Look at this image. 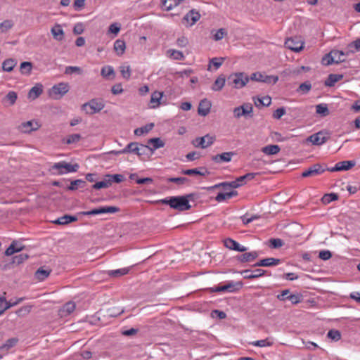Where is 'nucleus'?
I'll return each instance as SVG.
<instances>
[{
  "label": "nucleus",
  "instance_id": "nucleus-23",
  "mask_svg": "<svg viewBox=\"0 0 360 360\" xmlns=\"http://www.w3.org/2000/svg\"><path fill=\"white\" fill-rule=\"evenodd\" d=\"M222 187L224 190H227L228 188H237L239 187V184L236 182V180L231 181V182H222L219 183L218 184H215L212 186L209 187H204V189H206L207 191H212L215 188Z\"/></svg>",
  "mask_w": 360,
  "mask_h": 360
},
{
  "label": "nucleus",
  "instance_id": "nucleus-28",
  "mask_svg": "<svg viewBox=\"0 0 360 360\" xmlns=\"http://www.w3.org/2000/svg\"><path fill=\"white\" fill-rule=\"evenodd\" d=\"M163 96L162 92L155 91L151 94L150 104L151 108H155L160 104V100Z\"/></svg>",
  "mask_w": 360,
  "mask_h": 360
},
{
  "label": "nucleus",
  "instance_id": "nucleus-10",
  "mask_svg": "<svg viewBox=\"0 0 360 360\" xmlns=\"http://www.w3.org/2000/svg\"><path fill=\"white\" fill-rule=\"evenodd\" d=\"M214 136L206 134L202 137H198L194 139L192 141V144L195 148H201L204 149L212 146L214 143Z\"/></svg>",
  "mask_w": 360,
  "mask_h": 360
},
{
  "label": "nucleus",
  "instance_id": "nucleus-33",
  "mask_svg": "<svg viewBox=\"0 0 360 360\" xmlns=\"http://www.w3.org/2000/svg\"><path fill=\"white\" fill-rule=\"evenodd\" d=\"M101 75L103 78L105 79H114L115 77L114 69L110 65L103 67L101 71Z\"/></svg>",
  "mask_w": 360,
  "mask_h": 360
},
{
  "label": "nucleus",
  "instance_id": "nucleus-51",
  "mask_svg": "<svg viewBox=\"0 0 360 360\" xmlns=\"http://www.w3.org/2000/svg\"><path fill=\"white\" fill-rule=\"evenodd\" d=\"M331 53L335 58V63H339L345 61V59L342 58V56L345 55V53L342 51L338 50H333Z\"/></svg>",
  "mask_w": 360,
  "mask_h": 360
},
{
  "label": "nucleus",
  "instance_id": "nucleus-54",
  "mask_svg": "<svg viewBox=\"0 0 360 360\" xmlns=\"http://www.w3.org/2000/svg\"><path fill=\"white\" fill-rule=\"evenodd\" d=\"M13 26L12 20H6L0 23V30L1 32H6L8 30L11 29Z\"/></svg>",
  "mask_w": 360,
  "mask_h": 360
},
{
  "label": "nucleus",
  "instance_id": "nucleus-56",
  "mask_svg": "<svg viewBox=\"0 0 360 360\" xmlns=\"http://www.w3.org/2000/svg\"><path fill=\"white\" fill-rule=\"evenodd\" d=\"M311 84L310 82L307 81L304 83H302L299 86L297 91L305 94H307L311 90Z\"/></svg>",
  "mask_w": 360,
  "mask_h": 360
},
{
  "label": "nucleus",
  "instance_id": "nucleus-41",
  "mask_svg": "<svg viewBox=\"0 0 360 360\" xmlns=\"http://www.w3.org/2000/svg\"><path fill=\"white\" fill-rule=\"evenodd\" d=\"M154 127L153 123L148 124L142 127L137 128L134 130V134L136 136H141L148 133Z\"/></svg>",
  "mask_w": 360,
  "mask_h": 360
},
{
  "label": "nucleus",
  "instance_id": "nucleus-25",
  "mask_svg": "<svg viewBox=\"0 0 360 360\" xmlns=\"http://www.w3.org/2000/svg\"><path fill=\"white\" fill-rule=\"evenodd\" d=\"M259 256L257 252L252 251L250 252H245L240 255H238L236 258L237 260L240 262H250L254 261Z\"/></svg>",
  "mask_w": 360,
  "mask_h": 360
},
{
  "label": "nucleus",
  "instance_id": "nucleus-22",
  "mask_svg": "<svg viewBox=\"0 0 360 360\" xmlns=\"http://www.w3.org/2000/svg\"><path fill=\"white\" fill-rule=\"evenodd\" d=\"M39 128V124L37 122L27 121L22 123L19 129L23 133H30Z\"/></svg>",
  "mask_w": 360,
  "mask_h": 360
},
{
  "label": "nucleus",
  "instance_id": "nucleus-35",
  "mask_svg": "<svg viewBox=\"0 0 360 360\" xmlns=\"http://www.w3.org/2000/svg\"><path fill=\"white\" fill-rule=\"evenodd\" d=\"M280 150L278 145H268L262 148V151L268 155H276L279 153Z\"/></svg>",
  "mask_w": 360,
  "mask_h": 360
},
{
  "label": "nucleus",
  "instance_id": "nucleus-12",
  "mask_svg": "<svg viewBox=\"0 0 360 360\" xmlns=\"http://www.w3.org/2000/svg\"><path fill=\"white\" fill-rule=\"evenodd\" d=\"M328 138L326 132L321 131L309 136L307 141L311 142L313 145L321 146L326 143Z\"/></svg>",
  "mask_w": 360,
  "mask_h": 360
},
{
  "label": "nucleus",
  "instance_id": "nucleus-16",
  "mask_svg": "<svg viewBox=\"0 0 360 360\" xmlns=\"http://www.w3.org/2000/svg\"><path fill=\"white\" fill-rule=\"evenodd\" d=\"M224 244L226 248L238 252H244L248 250V248L240 245L237 241L229 238L224 240Z\"/></svg>",
  "mask_w": 360,
  "mask_h": 360
},
{
  "label": "nucleus",
  "instance_id": "nucleus-6",
  "mask_svg": "<svg viewBox=\"0 0 360 360\" xmlns=\"http://www.w3.org/2000/svg\"><path fill=\"white\" fill-rule=\"evenodd\" d=\"M70 86L68 83L60 82L54 85L49 91V95L53 99H60L69 91Z\"/></svg>",
  "mask_w": 360,
  "mask_h": 360
},
{
  "label": "nucleus",
  "instance_id": "nucleus-32",
  "mask_svg": "<svg viewBox=\"0 0 360 360\" xmlns=\"http://www.w3.org/2000/svg\"><path fill=\"white\" fill-rule=\"evenodd\" d=\"M126 49L125 41L122 39H117L114 43V50L117 56H122L124 54Z\"/></svg>",
  "mask_w": 360,
  "mask_h": 360
},
{
  "label": "nucleus",
  "instance_id": "nucleus-20",
  "mask_svg": "<svg viewBox=\"0 0 360 360\" xmlns=\"http://www.w3.org/2000/svg\"><path fill=\"white\" fill-rule=\"evenodd\" d=\"M76 305L74 302H68L65 303L58 311L60 317H66L69 316L75 309Z\"/></svg>",
  "mask_w": 360,
  "mask_h": 360
},
{
  "label": "nucleus",
  "instance_id": "nucleus-27",
  "mask_svg": "<svg viewBox=\"0 0 360 360\" xmlns=\"http://www.w3.org/2000/svg\"><path fill=\"white\" fill-rule=\"evenodd\" d=\"M43 92V86L41 84H37L30 90L28 93L29 98L34 100L38 98Z\"/></svg>",
  "mask_w": 360,
  "mask_h": 360
},
{
  "label": "nucleus",
  "instance_id": "nucleus-38",
  "mask_svg": "<svg viewBox=\"0 0 360 360\" xmlns=\"http://www.w3.org/2000/svg\"><path fill=\"white\" fill-rule=\"evenodd\" d=\"M149 144L153 145V148H150L149 150H154L160 148H162L165 146V142L160 138H153L148 141Z\"/></svg>",
  "mask_w": 360,
  "mask_h": 360
},
{
  "label": "nucleus",
  "instance_id": "nucleus-61",
  "mask_svg": "<svg viewBox=\"0 0 360 360\" xmlns=\"http://www.w3.org/2000/svg\"><path fill=\"white\" fill-rule=\"evenodd\" d=\"M264 76H265L264 74H262V72H257L252 73L249 78H250V79H251L252 81L263 82Z\"/></svg>",
  "mask_w": 360,
  "mask_h": 360
},
{
  "label": "nucleus",
  "instance_id": "nucleus-19",
  "mask_svg": "<svg viewBox=\"0 0 360 360\" xmlns=\"http://www.w3.org/2000/svg\"><path fill=\"white\" fill-rule=\"evenodd\" d=\"M181 173L182 174L188 175V176H193V175L207 176L210 174V172L207 170V169L204 167L194 168V169H183L181 171Z\"/></svg>",
  "mask_w": 360,
  "mask_h": 360
},
{
  "label": "nucleus",
  "instance_id": "nucleus-53",
  "mask_svg": "<svg viewBox=\"0 0 360 360\" xmlns=\"http://www.w3.org/2000/svg\"><path fill=\"white\" fill-rule=\"evenodd\" d=\"M327 337L334 341H338L341 338V333L338 330L332 329L328 332Z\"/></svg>",
  "mask_w": 360,
  "mask_h": 360
},
{
  "label": "nucleus",
  "instance_id": "nucleus-62",
  "mask_svg": "<svg viewBox=\"0 0 360 360\" xmlns=\"http://www.w3.org/2000/svg\"><path fill=\"white\" fill-rule=\"evenodd\" d=\"M72 73L81 74L82 70L79 67L77 66H67L65 70V74L70 75Z\"/></svg>",
  "mask_w": 360,
  "mask_h": 360
},
{
  "label": "nucleus",
  "instance_id": "nucleus-36",
  "mask_svg": "<svg viewBox=\"0 0 360 360\" xmlns=\"http://www.w3.org/2000/svg\"><path fill=\"white\" fill-rule=\"evenodd\" d=\"M238 195V192L236 191H231L230 192L226 193H219L215 198V200L218 202H222L226 199L231 198L233 196H236Z\"/></svg>",
  "mask_w": 360,
  "mask_h": 360
},
{
  "label": "nucleus",
  "instance_id": "nucleus-1",
  "mask_svg": "<svg viewBox=\"0 0 360 360\" xmlns=\"http://www.w3.org/2000/svg\"><path fill=\"white\" fill-rule=\"evenodd\" d=\"M158 202L163 205H168L171 208L183 212L189 210L191 208V205L188 202L186 197L181 196H172L169 198L161 199Z\"/></svg>",
  "mask_w": 360,
  "mask_h": 360
},
{
  "label": "nucleus",
  "instance_id": "nucleus-63",
  "mask_svg": "<svg viewBox=\"0 0 360 360\" xmlns=\"http://www.w3.org/2000/svg\"><path fill=\"white\" fill-rule=\"evenodd\" d=\"M226 31L224 28H220L216 31L215 34L213 36V38L215 41H219L222 39L225 35H226Z\"/></svg>",
  "mask_w": 360,
  "mask_h": 360
},
{
  "label": "nucleus",
  "instance_id": "nucleus-15",
  "mask_svg": "<svg viewBox=\"0 0 360 360\" xmlns=\"http://www.w3.org/2000/svg\"><path fill=\"white\" fill-rule=\"evenodd\" d=\"M234 155V152H225L212 156L211 160L217 164L229 162L231 161V159Z\"/></svg>",
  "mask_w": 360,
  "mask_h": 360
},
{
  "label": "nucleus",
  "instance_id": "nucleus-5",
  "mask_svg": "<svg viewBox=\"0 0 360 360\" xmlns=\"http://www.w3.org/2000/svg\"><path fill=\"white\" fill-rule=\"evenodd\" d=\"M150 149V147L139 144L136 142L129 143L124 148H123L122 152H126V153H135L139 156H142L146 154L147 151Z\"/></svg>",
  "mask_w": 360,
  "mask_h": 360
},
{
  "label": "nucleus",
  "instance_id": "nucleus-50",
  "mask_svg": "<svg viewBox=\"0 0 360 360\" xmlns=\"http://www.w3.org/2000/svg\"><path fill=\"white\" fill-rule=\"evenodd\" d=\"M29 256L27 254L22 253L18 255L14 256L12 259V262L17 265H19L24 262L28 259Z\"/></svg>",
  "mask_w": 360,
  "mask_h": 360
},
{
  "label": "nucleus",
  "instance_id": "nucleus-17",
  "mask_svg": "<svg viewBox=\"0 0 360 360\" xmlns=\"http://www.w3.org/2000/svg\"><path fill=\"white\" fill-rule=\"evenodd\" d=\"M266 271L257 269L255 270L245 269L240 272L242 275H243V278L245 279H253L261 277L264 275Z\"/></svg>",
  "mask_w": 360,
  "mask_h": 360
},
{
  "label": "nucleus",
  "instance_id": "nucleus-34",
  "mask_svg": "<svg viewBox=\"0 0 360 360\" xmlns=\"http://www.w3.org/2000/svg\"><path fill=\"white\" fill-rule=\"evenodd\" d=\"M226 83V78L224 75L219 76L217 79L214 81L213 86H212V89L214 91H221L224 86Z\"/></svg>",
  "mask_w": 360,
  "mask_h": 360
},
{
  "label": "nucleus",
  "instance_id": "nucleus-64",
  "mask_svg": "<svg viewBox=\"0 0 360 360\" xmlns=\"http://www.w3.org/2000/svg\"><path fill=\"white\" fill-rule=\"evenodd\" d=\"M81 139V135L79 134H74L68 136L66 143L72 144L77 143Z\"/></svg>",
  "mask_w": 360,
  "mask_h": 360
},
{
  "label": "nucleus",
  "instance_id": "nucleus-55",
  "mask_svg": "<svg viewBox=\"0 0 360 360\" xmlns=\"http://www.w3.org/2000/svg\"><path fill=\"white\" fill-rule=\"evenodd\" d=\"M273 342L270 341L269 339H264L260 340H257L252 342V345L257 347H269L271 346Z\"/></svg>",
  "mask_w": 360,
  "mask_h": 360
},
{
  "label": "nucleus",
  "instance_id": "nucleus-45",
  "mask_svg": "<svg viewBox=\"0 0 360 360\" xmlns=\"http://www.w3.org/2000/svg\"><path fill=\"white\" fill-rule=\"evenodd\" d=\"M168 182L175 183L178 185H184L190 183V179L186 177H170L167 179Z\"/></svg>",
  "mask_w": 360,
  "mask_h": 360
},
{
  "label": "nucleus",
  "instance_id": "nucleus-3",
  "mask_svg": "<svg viewBox=\"0 0 360 360\" xmlns=\"http://www.w3.org/2000/svg\"><path fill=\"white\" fill-rule=\"evenodd\" d=\"M249 77L244 72L231 74L227 79L228 85L235 88L241 89L249 82Z\"/></svg>",
  "mask_w": 360,
  "mask_h": 360
},
{
  "label": "nucleus",
  "instance_id": "nucleus-57",
  "mask_svg": "<svg viewBox=\"0 0 360 360\" xmlns=\"http://www.w3.org/2000/svg\"><path fill=\"white\" fill-rule=\"evenodd\" d=\"M32 65L30 62H22L20 64V70L22 74L29 75L32 71Z\"/></svg>",
  "mask_w": 360,
  "mask_h": 360
},
{
  "label": "nucleus",
  "instance_id": "nucleus-47",
  "mask_svg": "<svg viewBox=\"0 0 360 360\" xmlns=\"http://www.w3.org/2000/svg\"><path fill=\"white\" fill-rule=\"evenodd\" d=\"M339 196L337 193H330L328 194H325L321 200L323 204H328L331 202L332 201L337 200L338 199Z\"/></svg>",
  "mask_w": 360,
  "mask_h": 360
},
{
  "label": "nucleus",
  "instance_id": "nucleus-7",
  "mask_svg": "<svg viewBox=\"0 0 360 360\" xmlns=\"http://www.w3.org/2000/svg\"><path fill=\"white\" fill-rule=\"evenodd\" d=\"M120 208L116 206H104L93 209L90 211L81 212L79 214L84 216L96 215L101 214H113L118 212Z\"/></svg>",
  "mask_w": 360,
  "mask_h": 360
},
{
  "label": "nucleus",
  "instance_id": "nucleus-39",
  "mask_svg": "<svg viewBox=\"0 0 360 360\" xmlns=\"http://www.w3.org/2000/svg\"><path fill=\"white\" fill-rule=\"evenodd\" d=\"M255 105L257 107L269 106L271 103V98L269 96L254 98Z\"/></svg>",
  "mask_w": 360,
  "mask_h": 360
},
{
  "label": "nucleus",
  "instance_id": "nucleus-37",
  "mask_svg": "<svg viewBox=\"0 0 360 360\" xmlns=\"http://www.w3.org/2000/svg\"><path fill=\"white\" fill-rule=\"evenodd\" d=\"M17 61L15 59L8 58L2 63V68L5 72H11L16 65Z\"/></svg>",
  "mask_w": 360,
  "mask_h": 360
},
{
  "label": "nucleus",
  "instance_id": "nucleus-60",
  "mask_svg": "<svg viewBox=\"0 0 360 360\" xmlns=\"http://www.w3.org/2000/svg\"><path fill=\"white\" fill-rule=\"evenodd\" d=\"M120 72L122 74V76L123 78L126 79H129L131 77V69L129 65L127 66H121L120 68Z\"/></svg>",
  "mask_w": 360,
  "mask_h": 360
},
{
  "label": "nucleus",
  "instance_id": "nucleus-26",
  "mask_svg": "<svg viewBox=\"0 0 360 360\" xmlns=\"http://www.w3.org/2000/svg\"><path fill=\"white\" fill-rule=\"evenodd\" d=\"M53 38L57 41H62L64 38V31L59 24L55 25L51 30Z\"/></svg>",
  "mask_w": 360,
  "mask_h": 360
},
{
  "label": "nucleus",
  "instance_id": "nucleus-24",
  "mask_svg": "<svg viewBox=\"0 0 360 360\" xmlns=\"http://www.w3.org/2000/svg\"><path fill=\"white\" fill-rule=\"evenodd\" d=\"M281 260L279 259L268 257L260 260L259 262L255 263L253 266H276L279 264Z\"/></svg>",
  "mask_w": 360,
  "mask_h": 360
},
{
  "label": "nucleus",
  "instance_id": "nucleus-58",
  "mask_svg": "<svg viewBox=\"0 0 360 360\" xmlns=\"http://www.w3.org/2000/svg\"><path fill=\"white\" fill-rule=\"evenodd\" d=\"M322 63L325 65H330L333 63H335V58L331 51L323 57Z\"/></svg>",
  "mask_w": 360,
  "mask_h": 360
},
{
  "label": "nucleus",
  "instance_id": "nucleus-52",
  "mask_svg": "<svg viewBox=\"0 0 360 360\" xmlns=\"http://www.w3.org/2000/svg\"><path fill=\"white\" fill-rule=\"evenodd\" d=\"M18 98L16 92L11 91H9L4 98V100L7 101L11 105H13Z\"/></svg>",
  "mask_w": 360,
  "mask_h": 360
},
{
  "label": "nucleus",
  "instance_id": "nucleus-18",
  "mask_svg": "<svg viewBox=\"0 0 360 360\" xmlns=\"http://www.w3.org/2000/svg\"><path fill=\"white\" fill-rule=\"evenodd\" d=\"M285 46L291 51L299 52L303 49V42L293 38H290L285 41Z\"/></svg>",
  "mask_w": 360,
  "mask_h": 360
},
{
  "label": "nucleus",
  "instance_id": "nucleus-14",
  "mask_svg": "<svg viewBox=\"0 0 360 360\" xmlns=\"http://www.w3.org/2000/svg\"><path fill=\"white\" fill-rule=\"evenodd\" d=\"M356 165L355 161L348 160V161H341L338 162L335 164L333 167L328 168V171L334 172L338 171H343L348 170L353 167Z\"/></svg>",
  "mask_w": 360,
  "mask_h": 360
},
{
  "label": "nucleus",
  "instance_id": "nucleus-48",
  "mask_svg": "<svg viewBox=\"0 0 360 360\" xmlns=\"http://www.w3.org/2000/svg\"><path fill=\"white\" fill-rule=\"evenodd\" d=\"M180 4L179 0H163L162 6L166 11H169Z\"/></svg>",
  "mask_w": 360,
  "mask_h": 360
},
{
  "label": "nucleus",
  "instance_id": "nucleus-4",
  "mask_svg": "<svg viewBox=\"0 0 360 360\" xmlns=\"http://www.w3.org/2000/svg\"><path fill=\"white\" fill-rule=\"evenodd\" d=\"M105 107V104L102 100L91 99L87 103L82 105V108L85 110L86 113L93 115L100 112Z\"/></svg>",
  "mask_w": 360,
  "mask_h": 360
},
{
  "label": "nucleus",
  "instance_id": "nucleus-46",
  "mask_svg": "<svg viewBox=\"0 0 360 360\" xmlns=\"http://www.w3.org/2000/svg\"><path fill=\"white\" fill-rule=\"evenodd\" d=\"M316 112L317 114L323 117H326L329 114V110L326 104L321 103L316 106Z\"/></svg>",
  "mask_w": 360,
  "mask_h": 360
},
{
  "label": "nucleus",
  "instance_id": "nucleus-40",
  "mask_svg": "<svg viewBox=\"0 0 360 360\" xmlns=\"http://www.w3.org/2000/svg\"><path fill=\"white\" fill-rule=\"evenodd\" d=\"M86 181L82 179H76L72 181L70 185L68 187L69 191H75L78 188H84L86 186Z\"/></svg>",
  "mask_w": 360,
  "mask_h": 360
},
{
  "label": "nucleus",
  "instance_id": "nucleus-21",
  "mask_svg": "<svg viewBox=\"0 0 360 360\" xmlns=\"http://www.w3.org/2000/svg\"><path fill=\"white\" fill-rule=\"evenodd\" d=\"M211 106L212 104L209 100L206 98L201 100L198 108V114L201 116L207 115L210 112Z\"/></svg>",
  "mask_w": 360,
  "mask_h": 360
},
{
  "label": "nucleus",
  "instance_id": "nucleus-29",
  "mask_svg": "<svg viewBox=\"0 0 360 360\" xmlns=\"http://www.w3.org/2000/svg\"><path fill=\"white\" fill-rule=\"evenodd\" d=\"M77 220V218L76 217L65 214L61 217L58 218L53 222L56 224L65 225V224H68L70 222L76 221Z\"/></svg>",
  "mask_w": 360,
  "mask_h": 360
},
{
  "label": "nucleus",
  "instance_id": "nucleus-2",
  "mask_svg": "<svg viewBox=\"0 0 360 360\" xmlns=\"http://www.w3.org/2000/svg\"><path fill=\"white\" fill-rule=\"evenodd\" d=\"M79 166L78 164H71L65 161H61L54 163L49 171L53 175H63L67 173L75 172L78 170Z\"/></svg>",
  "mask_w": 360,
  "mask_h": 360
},
{
  "label": "nucleus",
  "instance_id": "nucleus-11",
  "mask_svg": "<svg viewBox=\"0 0 360 360\" xmlns=\"http://www.w3.org/2000/svg\"><path fill=\"white\" fill-rule=\"evenodd\" d=\"M200 17L201 15L198 11H197L195 9H191L183 18L182 23H186L187 26L191 27L200 20Z\"/></svg>",
  "mask_w": 360,
  "mask_h": 360
},
{
  "label": "nucleus",
  "instance_id": "nucleus-8",
  "mask_svg": "<svg viewBox=\"0 0 360 360\" xmlns=\"http://www.w3.org/2000/svg\"><path fill=\"white\" fill-rule=\"evenodd\" d=\"M326 171H328V167L317 163L304 169L302 172L301 176L303 178L314 177L322 174Z\"/></svg>",
  "mask_w": 360,
  "mask_h": 360
},
{
  "label": "nucleus",
  "instance_id": "nucleus-43",
  "mask_svg": "<svg viewBox=\"0 0 360 360\" xmlns=\"http://www.w3.org/2000/svg\"><path fill=\"white\" fill-rule=\"evenodd\" d=\"M21 250H22V248H17V242L13 241L9 245V247L6 250L5 255L6 256H11V255H13L14 253L20 252Z\"/></svg>",
  "mask_w": 360,
  "mask_h": 360
},
{
  "label": "nucleus",
  "instance_id": "nucleus-44",
  "mask_svg": "<svg viewBox=\"0 0 360 360\" xmlns=\"http://www.w3.org/2000/svg\"><path fill=\"white\" fill-rule=\"evenodd\" d=\"M224 58H213L210 60L209 65H208V70H210L211 65H213L215 68V70H217L221 67L224 62Z\"/></svg>",
  "mask_w": 360,
  "mask_h": 360
},
{
  "label": "nucleus",
  "instance_id": "nucleus-9",
  "mask_svg": "<svg viewBox=\"0 0 360 360\" xmlns=\"http://www.w3.org/2000/svg\"><path fill=\"white\" fill-rule=\"evenodd\" d=\"M242 286L243 283L241 282L234 283L233 281H230L222 286L210 288L209 290L211 292H219L225 291L233 292L240 289Z\"/></svg>",
  "mask_w": 360,
  "mask_h": 360
},
{
  "label": "nucleus",
  "instance_id": "nucleus-31",
  "mask_svg": "<svg viewBox=\"0 0 360 360\" xmlns=\"http://www.w3.org/2000/svg\"><path fill=\"white\" fill-rule=\"evenodd\" d=\"M51 272V269L41 267L37 270L34 275L37 279L41 281L45 280L50 275Z\"/></svg>",
  "mask_w": 360,
  "mask_h": 360
},
{
  "label": "nucleus",
  "instance_id": "nucleus-42",
  "mask_svg": "<svg viewBox=\"0 0 360 360\" xmlns=\"http://www.w3.org/2000/svg\"><path fill=\"white\" fill-rule=\"evenodd\" d=\"M129 268H122L116 270H111L108 271V274L112 277H120L126 275L129 273Z\"/></svg>",
  "mask_w": 360,
  "mask_h": 360
},
{
  "label": "nucleus",
  "instance_id": "nucleus-30",
  "mask_svg": "<svg viewBox=\"0 0 360 360\" xmlns=\"http://www.w3.org/2000/svg\"><path fill=\"white\" fill-rule=\"evenodd\" d=\"M342 78V75L330 74L324 82V84L326 86H333L336 82L340 81Z\"/></svg>",
  "mask_w": 360,
  "mask_h": 360
},
{
  "label": "nucleus",
  "instance_id": "nucleus-13",
  "mask_svg": "<svg viewBox=\"0 0 360 360\" xmlns=\"http://www.w3.org/2000/svg\"><path fill=\"white\" fill-rule=\"evenodd\" d=\"M252 105L247 103L243 105L236 107L233 109L234 117L239 118L241 116H247L252 112Z\"/></svg>",
  "mask_w": 360,
  "mask_h": 360
},
{
  "label": "nucleus",
  "instance_id": "nucleus-49",
  "mask_svg": "<svg viewBox=\"0 0 360 360\" xmlns=\"http://www.w3.org/2000/svg\"><path fill=\"white\" fill-rule=\"evenodd\" d=\"M167 53L174 60H182L185 58L184 53L181 51L169 49Z\"/></svg>",
  "mask_w": 360,
  "mask_h": 360
},
{
  "label": "nucleus",
  "instance_id": "nucleus-59",
  "mask_svg": "<svg viewBox=\"0 0 360 360\" xmlns=\"http://www.w3.org/2000/svg\"><path fill=\"white\" fill-rule=\"evenodd\" d=\"M269 246L271 248H279L283 246V241L280 238H271L269 240Z\"/></svg>",
  "mask_w": 360,
  "mask_h": 360
}]
</instances>
